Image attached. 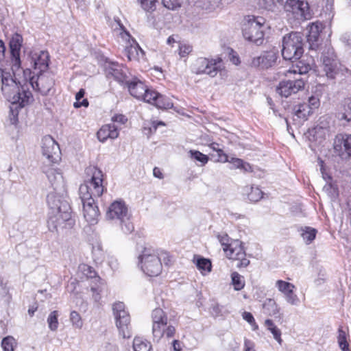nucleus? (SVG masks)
<instances>
[{"mask_svg":"<svg viewBox=\"0 0 351 351\" xmlns=\"http://www.w3.org/2000/svg\"><path fill=\"white\" fill-rule=\"evenodd\" d=\"M210 147L218 153V161L221 162H226L228 161V156L223 152L222 149L219 148V145L217 143H213L210 145Z\"/></svg>","mask_w":351,"mask_h":351,"instance_id":"8fccbe9b","label":"nucleus"},{"mask_svg":"<svg viewBox=\"0 0 351 351\" xmlns=\"http://www.w3.org/2000/svg\"><path fill=\"white\" fill-rule=\"evenodd\" d=\"M221 59L198 58L191 65V71L197 75L206 74L212 77L217 75L220 69Z\"/></svg>","mask_w":351,"mask_h":351,"instance_id":"9d476101","label":"nucleus"},{"mask_svg":"<svg viewBox=\"0 0 351 351\" xmlns=\"http://www.w3.org/2000/svg\"><path fill=\"white\" fill-rule=\"evenodd\" d=\"M42 154L49 162H56L60 159L61 151L58 143L50 136L42 139Z\"/></svg>","mask_w":351,"mask_h":351,"instance_id":"f8f14e48","label":"nucleus"},{"mask_svg":"<svg viewBox=\"0 0 351 351\" xmlns=\"http://www.w3.org/2000/svg\"><path fill=\"white\" fill-rule=\"evenodd\" d=\"M196 265L201 271H210L211 270V263L208 259L200 258L197 260Z\"/></svg>","mask_w":351,"mask_h":351,"instance_id":"49530a36","label":"nucleus"},{"mask_svg":"<svg viewBox=\"0 0 351 351\" xmlns=\"http://www.w3.org/2000/svg\"><path fill=\"white\" fill-rule=\"evenodd\" d=\"M231 278L235 290L239 291L244 287L245 283L242 280L243 277L239 273L236 271L232 273Z\"/></svg>","mask_w":351,"mask_h":351,"instance_id":"a19ab883","label":"nucleus"},{"mask_svg":"<svg viewBox=\"0 0 351 351\" xmlns=\"http://www.w3.org/2000/svg\"><path fill=\"white\" fill-rule=\"evenodd\" d=\"M83 204L84 217L90 224L97 223L99 211L95 199H81Z\"/></svg>","mask_w":351,"mask_h":351,"instance_id":"412c9836","label":"nucleus"},{"mask_svg":"<svg viewBox=\"0 0 351 351\" xmlns=\"http://www.w3.org/2000/svg\"><path fill=\"white\" fill-rule=\"evenodd\" d=\"M50 213L47 221L51 232H58L61 229L71 228L75 223L71 217V208L65 197L49 193L47 197Z\"/></svg>","mask_w":351,"mask_h":351,"instance_id":"f03ea898","label":"nucleus"},{"mask_svg":"<svg viewBox=\"0 0 351 351\" xmlns=\"http://www.w3.org/2000/svg\"><path fill=\"white\" fill-rule=\"evenodd\" d=\"M269 331L272 333L275 339H276L278 342H280L281 339V332L280 330L276 327L274 326L272 328H270Z\"/></svg>","mask_w":351,"mask_h":351,"instance_id":"bf43d9fd","label":"nucleus"},{"mask_svg":"<svg viewBox=\"0 0 351 351\" xmlns=\"http://www.w3.org/2000/svg\"><path fill=\"white\" fill-rule=\"evenodd\" d=\"M112 311L119 335L123 338H130L132 336L131 319L123 302H115L112 306Z\"/></svg>","mask_w":351,"mask_h":351,"instance_id":"0eeeda50","label":"nucleus"},{"mask_svg":"<svg viewBox=\"0 0 351 351\" xmlns=\"http://www.w3.org/2000/svg\"><path fill=\"white\" fill-rule=\"evenodd\" d=\"M342 39L344 42H346L348 45H351V34L344 35Z\"/></svg>","mask_w":351,"mask_h":351,"instance_id":"774afa93","label":"nucleus"},{"mask_svg":"<svg viewBox=\"0 0 351 351\" xmlns=\"http://www.w3.org/2000/svg\"><path fill=\"white\" fill-rule=\"evenodd\" d=\"M70 320L73 326L76 328H81L82 327L83 324L81 316L77 311H73L71 312Z\"/></svg>","mask_w":351,"mask_h":351,"instance_id":"de8ad7c7","label":"nucleus"},{"mask_svg":"<svg viewBox=\"0 0 351 351\" xmlns=\"http://www.w3.org/2000/svg\"><path fill=\"white\" fill-rule=\"evenodd\" d=\"M142 8L147 12H152L156 9L157 0H138Z\"/></svg>","mask_w":351,"mask_h":351,"instance_id":"09e8293b","label":"nucleus"},{"mask_svg":"<svg viewBox=\"0 0 351 351\" xmlns=\"http://www.w3.org/2000/svg\"><path fill=\"white\" fill-rule=\"evenodd\" d=\"M303 38L300 33L291 32L282 39V56L285 60L295 61L304 53Z\"/></svg>","mask_w":351,"mask_h":351,"instance_id":"39448f33","label":"nucleus"},{"mask_svg":"<svg viewBox=\"0 0 351 351\" xmlns=\"http://www.w3.org/2000/svg\"><path fill=\"white\" fill-rule=\"evenodd\" d=\"M176 329L173 326H167V324H153L152 333L155 339H160L164 335L167 338L171 337L175 334Z\"/></svg>","mask_w":351,"mask_h":351,"instance_id":"cd10ccee","label":"nucleus"},{"mask_svg":"<svg viewBox=\"0 0 351 351\" xmlns=\"http://www.w3.org/2000/svg\"><path fill=\"white\" fill-rule=\"evenodd\" d=\"M128 90L132 96L138 99L147 101L148 93H152V89H149L141 81L134 79L132 81L126 82Z\"/></svg>","mask_w":351,"mask_h":351,"instance_id":"a211bd4d","label":"nucleus"},{"mask_svg":"<svg viewBox=\"0 0 351 351\" xmlns=\"http://www.w3.org/2000/svg\"><path fill=\"white\" fill-rule=\"evenodd\" d=\"M173 351H182L181 343L178 340H173L171 343Z\"/></svg>","mask_w":351,"mask_h":351,"instance_id":"e2e57ef3","label":"nucleus"},{"mask_svg":"<svg viewBox=\"0 0 351 351\" xmlns=\"http://www.w3.org/2000/svg\"><path fill=\"white\" fill-rule=\"evenodd\" d=\"M47 176L54 190L52 193L64 196L63 193L66 191V184L62 173L58 169H51L47 171Z\"/></svg>","mask_w":351,"mask_h":351,"instance_id":"6ab92c4d","label":"nucleus"},{"mask_svg":"<svg viewBox=\"0 0 351 351\" xmlns=\"http://www.w3.org/2000/svg\"><path fill=\"white\" fill-rule=\"evenodd\" d=\"M16 346V340L11 336L4 337L1 341V346L3 351H14Z\"/></svg>","mask_w":351,"mask_h":351,"instance_id":"58836bf2","label":"nucleus"},{"mask_svg":"<svg viewBox=\"0 0 351 351\" xmlns=\"http://www.w3.org/2000/svg\"><path fill=\"white\" fill-rule=\"evenodd\" d=\"M153 174L156 178L162 179L163 178V175L160 171V169L158 167H154L153 170Z\"/></svg>","mask_w":351,"mask_h":351,"instance_id":"338daca9","label":"nucleus"},{"mask_svg":"<svg viewBox=\"0 0 351 351\" xmlns=\"http://www.w3.org/2000/svg\"><path fill=\"white\" fill-rule=\"evenodd\" d=\"M242 316L243 319H245L246 322H247L250 324L252 325L254 330L258 328V326L256 325L255 319L251 313L244 312Z\"/></svg>","mask_w":351,"mask_h":351,"instance_id":"5fc2aeb1","label":"nucleus"},{"mask_svg":"<svg viewBox=\"0 0 351 351\" xmlns=\"http://www.w3.org/2000/svg\"><path fill=\"white\" fill-rule=\"evenodd\" d=\"M258 5L263 9L267 10H273L275 4L274 0H256Z\"/></svg>","mask_w":351,"mask_h":351,"instance_id":"603ef678","label":"nucleus"},{"mask_svg":"<svg viewBox=\"0 0 351 351\" xmlns=\"http://www.w3.org/2000/svg\"><path fill=\"white\" fill-rule=\"evenodd\" d=\"M147 97H148V99H147L146 102L155 106L158 108L167 110L172 108L173 106L171 99L154 90H152V93H148Z\"/></svg>","mask_w":351,"mask_h":351,"instance_id":"5701e85b","label":"nucleus"},{"mask_svg":"<svg viewBox=\"0 0 351 351\" xmlns=\"http://www.w3.org/2000/svg\"><path fill=\"white\" fill-rule=\"evenodd\" d=\"M99 282L95 283V285H90V291L93 292V298L96 303H99V301L101 298V292L102 291V288Z\"/></svg>","mask_w":351,"mask_h":351,"instance_id":"a18cd8bd","label":"nucleus"},{"mask_svg":"<svg viewBox=\"0 0 351 351\" xmlns=\"http://www.w3.org/2000/svg\"><path fill=\"white\" fill-rule=\"evenodd\" d=\"M189 156L191 159H194L200 162L199 166H204L208 161V156L197 150H190L189 152Z\"/></svg>","mask_w":351,"mask_h":351,"instance_id":"c9c22d12","label":"nucleus"},{"mask_svg":"<svg viewBox=\"0 0 351 351\" xmlns=\"http://www.w3.org/2000/svg\"><path fill=\"white\" fill-rule=\"evenodd\" d=\"M337 117L339 121H345L346 123L351 121V96L343 101Z\"/></svg>","mask_w":351,"mask_h":351,"instance_id":"c756f323","label":"nucleus"},{"mask_svg":"<svg viewBox=\"0 0 351 351\" xmlns=\"http://www.w3.org/2000/svg\"><path fill=\"white\" fill-rule=\"evenodd\" d=\"M278 58V53L275 50L265 51L259 56L252 60L251 65L256 68L267 69L273 66Z\"/></svg>","mask_w":351,"mask_h":351,"instance_id":"f3484780","label":"nucleus"},{"mask_svg":"<svg viewBox=\"0 0 351 351\" xmlns=\"http://www.w3.org/2000/svg\"><path fill=\"white\" fill-rule=\"evenodd\" d=\"M224 252L227 258L234 261L246 255L242 243L239 240L231 241L229 246L224 249Z\"/></svg>","mask_w":351,"mask_h":351,"instance_id":"b1692460","label":"nucleus"},{"mask_svg":"<svg viewBox=\"0 0 351 351\" xmlns=\"http://www.w3.org/2000/svg\"><path fill=\"white\" fill-rule=\"evenodd\" d=\"M322 23L316 22L308 27L307 40L311 49H315L318 46L320 32L322 29Z\"/></svg>","mask_w":351,"mask_h":351,"instance_id":"bb28decb","label":"nucleus"},{"mask_svg":"<svg viewBox=\"0 0 351 351\" xmlns=\"http://www.w3.org/2000/svg\"><path fill=\"white\" fill-rule=\"evenodd\" d=\"M31 64L34 70L38 73L47 71L49 66V56L47 51H40L39 52H32L30 53Z\"/></svg>","mask_w":351,"mask_h":351,"instance_id":"aec40b11","label":"nucleus"},{"mask_svg":"<svg viewBox=\"0 0 351 351\" xmlns=\"http://www.w3.org/2000/svg\"><path fill=\"white\" fill-rule=\"evenodd\" d=\"M322 67L326 76L328 78H335L338 72V60L331 47H326L322 53Z\"/></svg>","mask_w":351,"mask_h":351,"instance_id":"ddd939ff","label":"nucleus"},{"mask_svg":"<svg viewBox=\"0 0 351 351\" xmlns=\"http://www.w3.org/2000/svg\"><path fill=\"white\" fill-rule=\"evenodd\" d=\"M217 239L220 242L221 245L223 247V250L225 248H226V247L229 246L232 241L230 238L228 237V235L226 233L219 234L217 235Z\"/></svg>","mask_w":351,"mask_h":351,"instance_id":"864d4df0","label":"nucleus"},{"mask_svg":"<svg viewBox=\"0 0 351 351\" xmlns=\"http://www.w3.org/2000/svg\"><path fill=\"white\" fill-rule=\"evenodd\" d=\"M85 91L84 89H80L75 95L76 101L73 104V106L75 108H80L82 106L87 107L88 106V101L86 99H83L82 102L80 101L84 96Z\"/></svg>","mask_w":351,"mask_h":351,"instance_id":"c03bdc74","label":"nucleus"},{"mask_svg":"<svg viewBox=\"0 0 351 351\" xmlns=\"http://www.w3.org/2000/svg\"><path fill=\"white\" fill-rule=\"evenodd\" d=\"M299 232H300V236L306 244L311 243L317 234V230L309 226L301 227Z\"/></svg>","mask_w":351,"mask_h":351,"instance_id":"7c9ffc66","label":"nucleus"},{"mask_svg":"<svg viewBox=\"0 0 351 351\" xmlns=\"http://www.w3.org/2000/svg\"><path fill=\"white\" fill-rule=\"evenodd\" d=\"M134 351H150L152 350L151 343L146 339L141 337H136L133 341Z\"/></svg>","mask_w":351,"mask_h":351,"instance_id":"473e14b6","label":"nucleus"},{"mask_svg":"<svg viewBox=\"0 0 351 351\" xmlns=\"http://www.w3.org/2000/svg\"><path fill=\"white\" fill-rule=\"evenodd\" d=\"M80 268L84 274L88 278H93L95 283L99 282V284H101V278L97 276V273L95 272L93 267L87 265H83L81 266Z\"/></svg>","mask_w":351,"mask_h":351,"instance_id":"e433bc0d","label":"nucleus"},{"mask_svg":"<svg viewBox=\"0 0 351 351\" xmlns=\"http://www.w3.org/2000/svg\"><path fill=\"white\" fill-rule=\"evenodd\" d=\"M153 324H167V317L160 308H155L152 314Z\"/></svg>","mask_w":351,"mask_h":351,"instance_id":"f704fd0d","label":"nucleus"},{"mask_svg":"<svg viewBox=\"0 0 351 351\" xmlns=\"http://www.w3.org/2000/svg\"><path fill=\"white\" fill-rule=\"evenodd\" d=\"M97 138L99 141L104 142L108 138L115 139L119 136V128L115 124H106L103 125L97 132Z\"/></svg>","mask_w":351,"mask_h":351,"instance_id":"a878e982","label":"nucleus"},{"mask_svg":"<svg viewBox=\"0 0 351 351\" xmlns=\"http://www.w3.org/2000/svg\"><path fill=\"white\" fill-rule=\"evenodd\" d=\"M111 121L113 122L112 124L117 123L123 125L127 122L128 119L123 114H115L112 117Z\"/></svg>","mask_w":351,"mask_h":351,"instance_id":"6e6d98bb","label":"nucleus"},{"mask_svg":"<svg viewBox=\"0 0 351 351\" xmlns=\"http://www.w3.org/2000/svg\"><path fill=\"white\" fill-rule=\"evenodd\" d=\"M304 86V82L301 78L293 80H285L279 83L276 87V93L281 97H288L291 94L298 93Z\"/></svg>","mask_w":351,"mask_h":351,"instance_id":"dca6fc26","label":"nucleus"},{"mask_svg":"<svg viewBox=\"0 0 351 351\" xmlns=\"http://www.w3.org/2000/svg\"><path fill=\"white\" fill-rule=\"evenodd\" d=\"M295 115L303 120L307 119V117L313 112L312 107L306 103L300 104L294 108Z\"/></svg>","mask_w":351,"mask_h":351,"instance_id":"2f4dec72","label":"nucleus"},{"mask_svg":"<svg viewBox=\"0 0 351 351\" xmlns=\"http://www.w3.org/2000/svg\"><path fill=\"white\" fill-rule=\"evenodd\" d=\"M337 341L339 346L342 351L348 350V343L347 341L346 332L343 330L342 327H340L338 330Z\"/></svg>","mask_w":351,"mask_h":351,"instance_id":"4c0bfd02","label":"nucleus"},{"mask_svg":"<svg viewBox=\"0 0 351 351\" xmlns=\"http://www.w3.org/2000/svg\"><path fill=\"white\" fill-rule=\"evenodd\" d=\"M5 47L0 40V77L1 79V91L8 101L13 105L22 108L33 101V95L29 90V84H18L8 71L11 68V60L5 58Z\"/></svg>","mask_w":351,"mask_h":351,"instance_id":"f257e3e1","label":"nucleus"},{"mask_svg":"<svg viewBox=\"0 0 351 351\" xmlns=\"http://www.w3.org/2000/svg\"><path fill=\"white\" fill-rule=\"evenodd\" d=\"M85 171L90 179L81 184L79 188L80 199H87L99 197L104 192L102 171L95 166L87 167Z\"/></svg>","mask_w":351,"mask_h":351,"instance_id":"7ed1b4c3","label":"nucleus"},{"mask_svg":"<svg viewBox=\"0 0 351 351\" xmlns=\"http://www.w3.org/2000/svg\"><path fill=\"white\" fill-rule=\"evenodd\" d=\"M106 73L108 77H113L120 83L127 82L126 69L117 63L109 64L106 69Z\"/></svg>","mask_w":351,"mask_h":351,"instance_id":"393cba45","label":"nucleus"},{"mask_svg":"<svg viewBox=\"0 0 351 351\" xmlns=\"http://www.w3.org/2000/svg\"><path fill=\"white\" fill-rule=\"evenodd\" d=\"M143 271L149 276H156L162 271L160 258L149 249H145L138 256Z\"/></svg>","mask_w":351,"mask_h":351,"instance_id":"1a4fd4ad","label":"nucleus"},{"mask_svg":"<svg viewBox=\"0 0 351 351\" xmlns=\"http://www.w3.org/2000/svg\"><path fill=\"white\" fill-rule=\"evenodd\" d=\"M307 104L312 107V110L317 108L319 105V99L315 96H311L309 97L308 103Z\"/></svg>","mask_w":351,"mask_h":351,"instance_id":"13d9d810","label":"nucleus"},{"mask_svg":"<svg viewBox=\"0 0 351 351\" xmlns=\"http://www.w3.org/2000/svg\"><path fill=\"white\" fill-rule=\"evenodd\" d=\"M190 52V48L189 47H180V56L182 57L185 56L186 54H188Z\"/></svg>","mask_w":351,"mask_h":351,"instance_id":"0e129e2a","label":"nucleus"},{"mask_svg":"<svg viewBox=\"0 0 351 351\" xmlns=\"http://www.w3.org/2000/svg\"><path fill=\"white\" fill-rule=\"evenodd\" d=\"M23 43V37L15 34L10 41L11 70L14 75L21 69L20 51Z\"/></svg>","mask_w":351,"mask_h":351,"instance_id":"4468645a","label":"nucleus"},{"mask_svg":"<svg viewBox=\"0 0 351 351\" xmlns=\"http://www.w3.org/2000/svg\"><path fill=\"white\" fill-rule=\"evenodd\" d=\"M228 162L232 163L234 168L241 169V166H243V160L240 158H232Z\"/></svg>","mask_w":351,"mask_h":351,"instance_id":"052dcab7","label":"nucleus"},{"mask_svg":"<svg viewBox=\"0 0 351 351\" xmlns=\"http://www.w3.org/2000/svg\"><path fill=\"white\" fill-rule=\"evenodd\" d=\"M335 132L334 122L328 116L321 117L317 125L309 131V140L317 145L322 144Z\"/></svg>","mask_w":351,"mask_h":351,"instance_id":"6e6552de","label":"nucleus"},{"mask_svg":"<svg viewBox=\"0 0 351 351\" xmlns=\"http://www.w3.org/2000/svg\"><path fill=\"white\" fill-rule=\"evenodd\" d=\"M276 286L278 289L282 292L285 298L286 301L291 305H298L299 303V298L296 294L294 293L295 285L281 280H278L276 282Z\"/></svg>","mask_w":351,"mask_h":351,"instance_id":"4be33fe9","label":"nucleus"},{"mask_svg":"<svg viewBox=\"0 0 351 351\" xmlns=\"http://www.w3.org/2000/svg\"><path fill=\"white\" fill-rule=\"evenodd\" d=\"M265 23L263 17L247 16L243 25V36L251 43L260 45L263 43L264 33L262 27Z\"/></svg>","mask_w":351,"mask_h":351,"instance_id":"423d86ee","label":"nucleus"},{"mask_svg":"<svg viewBox=\"0 0 351 351\" xmlns=\"http://www.w3.org/2000/svg\"><path fill=\"white\" fill-rule=\"evenodd\" d=\"M237 261H238L237 264V267H245L250 264V261L245 258V256L241 258H238Z\"/></svg>","mask_w":351,"mask_h":351,"instance_id":"680f3d73","label":"nucleus"},{"mask_svg":"<svg viewBox=\"0 0 351 351\" xmlns=\"http://www.w3.org/2000/svg\"><path fill=\"white\" fill-rule=\"evenodd\" d=\"M263 313L268 316H274L278 313L279 309L274 300L267 299L263 304Z\"/></svg>","mask_w":351,"mask_h":351,"instance_id":"72a5a7b5","label":"nucleus"},{"mask_svg":"<svg viewBox=\"0 0 351 351\" xmlns=\"http://www.w3.org/2000/svg\"><path fill=\"white\" fill-rule=\"evenodd\" d=\"M300 0H286L284 4V8L287 12L293 11V7H295Z\"/></svg>","mask_w":351,"mask_h":351,"instance_id":"4d7b16f0","label":"nucleus"},{"mask_svg":"<svg viewBox=\"0 0 351 351\" xmlns=\"http://www.w3.org/2000/svg\"><path fill=\"white\" fill-rule=\"evenodd\" d=\"M36 75V78L35 76L30 78L29 84L34 90L39 92L41 95H47L54 86L53 75L46 71L37 73Z\"/></svg>","mask_w":351,"mask_h":351,"instance_id":"9b49d317","label":"nucleus"},{"mask_svg":"<svg viewBox=\"0 0 351 351\" xmlns=\"http://www.w3.org/2000/svg\"><path fill=\"white\" fill-rule=\"evenodd\" d=\"M8 293V290L6 287L3 283H0V296L5 297Z\"/></svg>","mask_w":351,"mask_h":351,"instance_id":"69168bd1","label":"nucleus"},{"mask_svg":"<svg viewBox=\"0 0 351 351\" xmlns=\"http://www.w3.org/2000/svg\"><path fill=\"white\" fill-rule=\"evenodd\" d=\"M106 217L108 220L118 223L125 233H130L134 230V226L130 220V214L128 206L122 200H116L110 205Z\"/></svg>","mask_w":351,"mask_h":351,"instance_id":"20e7f679","label":"nucleus"},{"mask_svg":"<svg viewBox=\"0 0 351 351\" xmlns=\"http://www.w3.org/2000/svg\"><path fill=\"white\" fill-rule=\"evenodd\" d=\"M250 189V192L247 194L248 199L251 202H258L263 197V192L258 187H247L246 191Z\"/></svg>","mask_w":351,"mask_h":351,"instance_id":"ea45409f","label":"nucleus"},{"mask_svg":"<svg viewBox=\"0 0 351 351\" xmlns=\"http://www.w3.org/2000/svg\"><path fill=\"white\" fill-rule=\"evenodd\" d=\"M58 313L57 311H52L47 317V323L51 330L55 331L58 327Z\"/></svg>","mask_w":351,"mask_h":351,"instance_id":"79ce46f5","label":"nucleus"},{"mask_svg":"<svg viewBox=\"0 0 351 351\" xmlns=\"http://www.w3.org/2000/svg\"><path fill=\"white\" fill-rule=\"evenodd\" d=\"M182 0H162L164 6L169 10H175L180 7Z\"/></svg>","mask_w":351,"mask_h":351,"instance_id":"3c124183","label":"nucleus"},{"mask_svg":"<svg viewBox=\"0 0 351 351\" xmlns=\"http://www.w3.org/2000/svg\"><path fill=\"white\" fill-rule=\"evenodd\" d=\"M302 19L304 20L310 19L312 16V14L310 11L309 6L307 2L303 1L300 4V9L299 10V14Z\"/></svg>","mask_w":351,"mask_h":351,"instance_id":"37998d69","label":"nucleus"},{"mask_svg":"<svg viewBox=\"0 0 351 351\" xmlns=\"http://www.w3.org/2000/svg\"><path fill=\"white\" fill-rule=\"evenodd\" d=\"M124 53L129 60H138L140 57L143 56L144 51L138 43L133 40L132 43L125 47Z\"/></svg>","mask_w":351,"mask_h":351,"instance_id":"c85d7f7f","label":"nucleus"},{"mask_svg":"<svg viewBox=\"0 0 351 351\" xmlns=\"http://www.w3.org/2000/svg\"><path fill=\"white\" fill-rule=\"evenodd\" d=\"M333 149L341 158L348 159L351 156V134H337L334 139Z\"/></svg>","mask_w":351,"mask_h":351,"instance_id":"2eb2a0df","label":"nucleus"}]
</instances>
